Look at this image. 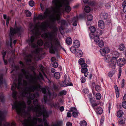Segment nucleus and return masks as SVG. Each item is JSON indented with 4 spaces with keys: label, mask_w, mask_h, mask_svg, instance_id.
Segmentation results:
<instances>
[{
    "label": "nucleus",
    "mask_w": 126,
    "mask_h": 126,
    "mask_svg": "<svg viewBox=\"0 0 126 126\" xmlns=\"http://www.w3.org/2000/svg\"><path fill=\"white\" fill-rule=\"evenodd\" d=\"M70 50L72 52L75 54L76 57H80L82 56L83 53L80 49H76L74 47H73L71 48Z\"/></svg>",
    "instance_id": "obj_10"
},
{
    "label": "nucleus",
    "mask_w": 126,
    "mask_h": 126,
    "mask_svg": "<svg viewBox=\"0 0 126 126\" xmlns=\"http://www.w3.org/2000/svg\"><path fill=\"white\" fill-rule=\"evenodd\" d=\"M53 67H54L56 68L58 67V64L56 62H54L53 64Z\"/></svg>",
    "instance_id": "obj_50"
},
{
    "label": "nucleus",
    "mask_w": 126,
    "mask_h": 126,
    "mask_svg": "<svg viewBox=\"0 0 126 126\" xmlns=\"http://www.w3.org/2000/svg\"><path fill=\"white\" fill-rule=\"evenodd\" d=\"M122 6L123 8L126 7V1H124L123 3Z\"/></svg>",
    "instance_id": "obj_57"
},
{
    "label": "nucleus",
    "mask_w": 126,
    "mask_h": 126,
    "mask_svg": "<svg viewBox=\"0 0 126 126\" xmlns=\"http://www.w3.org/2000/svg\"><path fill=\"white\" fill-rule=\"evenodd\" d=\"M87 68H84L82 69L81 71L82 72L84 73L87 72Z\"/></svg>",
    "instance_id": "obj_49"
},
{
    "label": "nucleus",
    "mask_w": 126,
    "mask_h": 126,
    "mask_svg": "<svg viewBox=\"0 0 126 126\" xmlns=\"http://www.w3.org/2000/svg\"><path fill=\"white\" fill-rule=\"evenodd\" d=\"M60 75L59 72H56L54 74V77L56 79H58L60 78Z\"/></svg>",
    "instance_id": "obj_25"
},
{
    "label": "nucleus",
    "mask_w": 126,
    "mask_h": 126,
    "mask_svg": "<svg viewBox=\"0 0 126 126\" xmlns=\"http://www.w3.org/2000/svg\"><path fill=\"white\" fill-rule=\"evenodd\" d=\"M43 120L44 121V126H49L48 124L47 123L46 121H45L46 119L45 118H43Z\"/></svg>",
    "instance_id": "obj_54"
},
{
    "label": "nucleus",
    "mask_w": 126,
    "mask_h": 126,
    "mask_svg": "<svg viewBox=\"0 0 126 126\" xmlns=\"http://www.w3.org/2000/svg\"><path fill=\"white\" fill-rule=\"evenodd\" d=\"M29 4L30 6L33 7L34 4V1H30L29 2Z\"/></svg>",
    "instance_id": "obj_45"
},
{
    "label": "nucleus",
    "mask_w": 126,
    "mask_h": 126,
    "mask_svg": "<svg viewBox=\"0 0 126 126\" xmlns=\"http://www.w3.org/2000/svg\"><path fill=\"white\" fill-rule=\"evenodd\" d=\"M117 59L116 57H113L110 60L109 66L112 69H114L116 65Z\"/></svg>",
    "instance_id": "obj_11"
},
{
    "label": "nucleus",
    "mask_w": 126,
    "mask_h": 126,
    "mask_svg": "<svg viewBox=\"0 0 126 126\" xmlns=\"http://www.w3.org/2000/svg\"><path fill=\"white\" fill-rule=\"evenodd\" d=\"M126 63L125 60L124 59H120L117 61V63L119 66H122Z\"/></svg>",
    "instance_id": "obj_14"
},
{
    "label": "nucleus",
    "mask_w": 126,
    "mask_h": 126,
    "mask_svg": "<svg viewBox=\"0 0 126 126\" xmlns=\"http://www.w3.org/2000/svg\"><path fill=\"white\" fill-rule=\"evenodd\" d=\"M67 126H71L72 125V123L70 122H67L66 124Z\"/></svg>",
    "instance_id": "obj_64"
},
{
    "label": "nucleus",
    "mask_w": 126,
    "mask_h": 126,
    "mask_svg": "<svg viewBox=\"0 0 126 126\" xmlns=\"http://www.w3.org/2000/svg\"><path fill=\"white\" fill-rule=\"evenodd\" d=\"M37 16H34V21H35V19H36L37 18V19H42L44 18H45V17H47V16H38L37 17Z\"/></svg>",
    "instance_id": "obj_29"
},
{
    "label": "nucleus",
    "mask_w": 126,
    "mask_h": 126,
    "mask_svg": "<svg viewBox=\"0 0 126 126\" xmlns=\"http://www.w3.org/2000/svg\"><path fill=\"white\" fill-rule=\"evenodd\" d=\"M85 60L83 58H81L79 59V64L81 65L84 63Z\"/></svg>",
    "instance_id": "obj_27"
},
{
    "label": "nucleus",
    "mask_w": 126,
    "mask_h": 126,
    "mask_svg": "<svg viewBox=\"0 0 126 126\" xmlns=\"http://www.w3.org/2000/svg\"><path fill=\"white\" fill-rule=\"evenodd\" d=\"M125 122V120L123 118H120L119 121V123L120 124H124Z\"/></svg>",
    "instance_id": "obj_31"
},
{
    "label": "nucleus",
    "mask_w": 126,
    "mask_h": 126,
    "mask_svg": "<svg viewBox=\"0 0 126 126\" xmlns=\"http://www.w3.org/2000/svg\"><path fill=\"white\" fill-rule=\"evenodd\" d=\"M77 110L75 108L72 107L70 108V109L69 111L70 112L75 111Z\"/></svg>",
    "instance_id": "obj_48"
},
{
    "label": "nucleus",
    "mask_w": 126,
    "mask_h": 126,
    "mask_svg": "<svg viewBox=\"0 0 126 126\" xmlns=\"http://www.w3.org/2000/svg\"><path fill=\"white\" fill-rule=\"evenodd\" d=\"M64 80L62 81L60 84V85L62 87H64L68 86H72V84L70 82L69 77H68L66 75H65L64 76Z\"/></svg>",
    "instance_id": "obj_8"
},
{
    "label": "nucleus",
    "mask_w": 126,
    "mask_h": 126,
    "mask_svg": "<svg viewBox=\"0 0 126 126\" xmlns=\"http://www.w3.org/2000/svg\"><path fill=\"white\" fill-rule=\"evenodd\" d=\"M48 16L49 19L47 21L42 23L40 25L38 24L33 26L32 24L30 23L29 25V30L36 35H39L41 33L40 31L45 32L48 27L53 29V31L43 34L42 36L43 38L48 39L49 41L46 42L44 45L49 47L50 52L53 53L56 51L57 46L60 45L58 39L56 37L57 29L55 27L54 22L56 20H59L60 18V16Z\"/></svg>",
    "instance_id": "obj_2"
},
{
    "label": "nucleus",
    "mask_w": 126,
    "mask_h": 126,
    "mask_svg": "<svg viewBox=\"0 0 126 126\" xmlns=\"http://www.w3.org/2000/svg\"><path fill=\"white\" fill-rule=\"evenodd\" d=\"M66 91L65 90H63L60 92L59 94L60 95H65L66 94Z\"/></svg>",
    "instance_id": "obj_38"
},
{
    "label": "nucleus",
    "mask_w": 126,
    "mask_h": 126,
    "mask_svg": "<svg viewBox=\"0 0 126 126\" xmlns=\"http://www.w3.org/2000/svg\"><path fill=\"white\" fill-rule=\"evenodd\" d=\"M83 92L85 93L86 94L88 92L89 90L85 88L83 90Z\"/></svg>",
    "instance_id": "obj_62"
},
{
    "label": "nucleus",
    "mask_w": 126,
    "mask_h": 126,
    "mask_svg": "<svg viewBox=\"0 0 126 126\" xmlns=\"http://www.w3.org/2000/svg\"><path fill=\"white\" fill-rule=\"evenodd\" d=\"M23 31V29L20 27H16L14 29H13L12 28H11L10 29V37H11L16 33H17L19 34L20 33Z\"/></svg>",
    "instance_id": "obj_9"
},
{
    "label": "nucleus",
    "mask_w": 126,
    "mask_h": 126,
    "mask_svg": "<svg viewBox=\"0 0 126 126\" xmlns=\"http://www.w3.org/2000/svg\"><path fill=\"white\" fill-rule=\"evenodd\" d=\"M17 94V93L15 91H13V92L12 94V96L15 99H16V95Z\"/></svg>",
    "instance_id": "obj_39"
},
{
    "label": "nucleus",
    "mask_w": 126,
    "mask_h": 126,
    "mask_svg": "<svg viewBox=\"0 0 126 126\" xmlns=\"http://www.w3.org/2000/svg\"><path fill=\"white\" fill-rule=\"evenodd\" d=\"M95 110L97 113L98 114H101L103 112L102 109L100 107H97Z\"/></svg>",
    "instance_id": "obj_17"
},
{
    "label": "nucleus",
    "mask_w": 126,
    "mask_h": 126,
    "mask_svg": "<svg viewBox=\"0 0 126 126\" xmlns=\"http://www.w3.org/2000/svg\"><path fill=\"white\" fill-rule=\"evenodd\" d=\"M35 59L36 61H38L40 59V57L38 54H37L35 57Z\"/></svg>",
    "instance_id": "obj_52"
},
{
    "label": "nucleus",
    "mask_w": 126,
    "mask_h": 126,
    "mask_svg": "<svg viewBox=\"0 0 126 126\" xmlns=\"http://www.w3.org/2000/svg\"><path fill=\"white\" fill-rule=\"evenodd\" d=\"M99 43L98 44V46L99 47H102L104 45V43L103 41L101 40L99 41Z\"/></svg>",
    "instance_id": "obj_22"
},
{
    "label": "nucleus",
    "mask_w": 126,
    "mask_h": 126,
    "mask_svg": "<svg viewBox=\"0 0 126 126\" xmlns=\"http://www.w3.org/2000/svg\"><path fill=\"white\" fill-rule=\"evenodd\" d=\"M122 105L124 108L126 109V101H124L122 102Z\"/></svg>",
    "instance_id": "obj_41"
},
{
    "label": "nucleus",
    "mask_w": 126,
    "mask_h": 126,
    "mask_svg": "<svg viewBox=\"0 0 126 126\" xmlns=\"http://www.w3.org/2000/svg\"><path fill=\"white\" fill-rule=\"evenodd\" d=\"M84 9L85 12L87 13H89L90 11V7L88 6H87L85 7Z\"/></svg>",
    "instance_id": "obj_26"
},
{
    "label": "nucleus",
    "mask_w": 126,
    "mask_h": 126,
    "mask_svg": "<svg viewBox=\"0 0 126 126\" xmlns=\"http://www.w3.org/2000/svg\"><path fill=\"white\" fill-rule=\"evenodd\" d=\"M29 59H27V62H30L31 61V58L32 57V56L31 55H28V57Z\"/></svg>",
    "instance_id": "obj_40"
},
{
    "label": "nucleus",
    "mask_w": 126,
    "mask_h": 126,
    "mask_svg": "<svg viewBox=\"0 0 126 126\" xmlns=\"http://www.w3.org/2000/svg\"><path fill=\"white\" fill-rule=\"evenodd\" d=\"M61 123L60 122H57L54 124L52 125L51 126H60Z\"/></svg>",
    "instance_id": "obj_43"
},
{
    "label": "nucleus",
    "mask_w": 126,
    "mask_h": 126,
    "mask_svg": "<svg viewBox=\"0 0 126 126\" xmlns=\"http://www.w3.org/2000/svg\"><path fill=\"white\" fill-rule=\"evenodd\" d=\"M37 37L36 36H32L31 37L30 40H29L28 43L33 48L37 46V44L39 46H42L43 44V41L41 40H39L37 43Z\"/></svg>",
    "instance_id": "obj_7"
},
{
    "label": "nucleus",
    "mask_w": 126,
    "mask_h": 126,
    "mask_svg": "<svg viewBox=\"0 0 126 126\" xmlns=\"http://www.w3.org/2000/svg\"><path fill=\"white\" fill-rule=\"evenodd\" d=\"M104 117L103 116H102L101 118L100 121V124H102L104 120Z\"/></svg>",
    "instance_id": "obj_56"
},
{
    "label": "nucleus",
    "mask_w": 126,
    "mask_h": 126,
    "mask_svg": "<svg viewBox=\"0 0 126 126\" xmlns=\"http://www.w3.org/2000/svg\"><path fill=\"white\" fill-rule=\"evenodd\" d=\"M89 5L91 6H93L95 5V3L94 2H92L89 3Z\"/></svg>",
    "instance_id": "obj_63"
},
{
    "label": "nucleus",
    "mask_w": 126,
    "mask_h": 126,
    "mask_svg": "<svg viewBox=\"0 0 126 126\" xmlns=\"http://www.w3.org/2000/svg\"><path fill=\"white\" fill-rule=\"evenodd\" d=\"M119 72L118 74V79L120 78L121 75L122 71L121 68H120L119 69Z\"/></svg>",
    "instance_id": "obj_53"
},
{
    "label": "nucleus",
    "mask_w": 126,
    "mask_h": 126,
    "mask_svg": "<svg viewBox=\"0 0 126 126\" xmlns=\"http://www.w3.org/2000/svg\"><path fill=\"white\" fill-rule=\"evenodd\" d=\"M30 97L27 98V104L29 106L28 107V110L29 111H32L36 113V115L37 117H39L43 115L44 118L49 117V115L48 112L43 107L41 106L39 103L37 99H34L33 101V104L35 107H34L31 104L32 99Z\"/></svg>",
    "instance_id": "obj_4"
},
{
    "label": "nucleus",
    "mask_w": 126,
    "mask_h": 126,
    "mask_svg": "<svg viewBox=\"0 0 126 126\" xmlns=\"http://www.w3.org/2000/svg\"><path fill=\"white\" fill-rule=\"evenodd\" d=\"M39 48H37L34 51V52L36 53L37 54L39 53Z\"/></svg>",
    "instance_id": "obj_60"
},
{
    "label": "nucleus",
    "mask_w": 126,
    "mask_h": 126,
    "mask_svg": "<svg viewBox=\"0 0 126 126\" xmlns=\"http://www.w3.org/2000/svg\"><path fill=\"white\" fill-rule=\"evenodd\" d=\"M124 81L125 80L124 79H123L122 81V83L121 84V86L122 88H123L124 87L125 83Z\"/></svg>",
    "instance_id": "obj_58"
},
{
    "label": "nucleus",
    "mask_w": 126,
    "mask_h": 126,
    "mask_svg": "<svg viewBox=\"0 0 126 126\" xmlns=\"http://www.w3.org/2000/svg\"><path fill=\"white\" fill-rule=\"evenodd\" d=\"M71 0H53V6L47 8L44 13L46 16H60L64 12H69L71 10L69 5Z\"/></svg>",
    "instance_id": "obj_3"
},
{
    "label": "nucleus",
    "mask_w": 126,
    "mask_h": 126,
    "mask_svg": "<svg viewBox=\"0 0 126 126\" xmlns=\"http://www.w3.org/2000/svg\"><path fill=\"white\" fill-rule=\"evenodd\" d=\"M95 88L97 92H99L101 90V88L100 86L98 85H96Z\"/></svg>",
    "instance_id": "obj_35"
},
{
    "label": "nucleus",
    "mask_w": 126,
    "mask_h": 126,
    "mask_svg": "<svg viewBox=\"0 0 126 126\" xmlns=\"http://www.w3.org/2000/svg\"><path fill=\"white\" fill-rule=\"evenodd\" d=\"M4 116V113L0 111V119L1 120ZM0 126H2V123L1 121H0Z\"/></svg>",
    "instance_id": "obj_21"
},
{
    "label": "nucleus",
    "mask_w": 126,
    "mask_h": 126,
    "mask_svg": "<svg viewBox=\"0 0 126 126\" xmlns=\"http://www.w3.org/2000/svg\"><path fill=\"white\" fill-rule=\"evenodd\" d=\"M118 49L121 51L123 50L125 48L124 45L123 44H121L118 46Z\"/></svg>",
    "instance_id": "obj_19"
},
{
    "label": "nucleus",
    "mask_w": 126,
    "mask_h": 126,
    "mask_svg": "<svg viewBox=\"0 0 126 126\" xmlns=\"http://www.w3.org/2000/svg\"><path fill=\"white\" fill-rule=\"evenodd\" d=\"M4 18L6 19V25L8 26L10 19V18L9 16H3Z\"/></svg>",
    "instance_id": "obj_24"
},
{
    "label": "nucleus",
    "mask_w": 126,
    "mask_h": 126,
    "mask_svg": "<svg viewBox=\"0 0 126 126\" xmlns=\"http://www.w3.org/2000/svg\"><path fill=\"white\" fill-rule=\"evenodd\" d=\"M0 100L2 102H3L4 100V97L3 94L0 95Z\"/></svg>",
    "instance_id": "obj_33"
},
{
    "label": "nucleus",
    "mask_w": 126,
    "mask_h": 126,
    "mask_svg": "<svg viewBox=\"0 0 126 126\" xmlns=\"http://www.w3.org/2000/svg\"><path fill=\"white\" fill-rule=\"evenodd\" d=\"M81 82L82 83H84L85 81V78L83 77H82L81 78Z\"/></svg>",
    "instance_id": "obj_59"
},
{
    "label": "nucleus",
    "mask_w": 126,
    "mask_h": 126,
    "mask_svg": "<svg viewBox=\"0 0 126 126\" xmlns=\"http://www.w3.org/2000/svg\"><path fill=\"white\" fill-rule=\"evenodd\" d=\"M124 113L123 111L120 110L118 111L117 114V116L118 117H120L123 115Z\"/></svg>",
    "instance_id": "obj_18"
},
{
    "label": "nucleus",
    "mask_w": 126,
    "mask_h": 126,
    "mask_svg": "<svg viewBox=\"0 0 126 126\" xmlns=\"http://www.w3.org/2000/svg\"><path fill=\"white\" fill-rule=\"evenodd\" d=\"M78 112H76L75 111H74L72 113V114L73 116L75 117H76L78 116Z\"/></svg>",
    "instance_id": "obj_37"
},
{
    "label": "nucleus",
    "mask_w": 126,
    "mask_h": 126,
    "mask_svg": "<svg viewBox=\"0 0 126 126\" xmlns=\"http://www.w3.org/2000/svg\"><path fill=\"white\" fill-rule=\"evenodd\" d=\"M80 124L81 126H86L87 123L84 120L83 121H81L80 122Z\"/></svg>",
    "instance_id": "obj_28"
},
{
    "label": "nucleus",
    "mask_w": 126,
    "mask_h": 126,
    "mask_svg": "<svg viewBox=\"0 0 126 126\" xmlns=\"http://www.w3.org/2000/svg\"><path fill=\"white\" fill-rule=\"evenodd\" d=\"M40 69L42 72L43 73L44 75L45 76H46V75L44 72V68L42 65H40L39 66Z\"/></svg>",
    "instance_id": "obj_32"
},
{
    "label": "nucleus",
    "mask_w": 126,
    "mask_h": 126,
    "mask_svg": "<svg viewBox=\"0 0 126 126\" xmlns=\"http://www.w3.org/2000/svg\"><path fill=\"white\" fill-rule=\"evenodd\" d=\"M2 78L3 75H1L0 76V87L2 85L3 83Z\"/></svg>",
    "instance_id": "obj_44"
},
{
    "label": "nucleus",
    "mask_w": 126,
    "mask_h": 126,
    "mask_svg": "<svg viewBox=\"0 0 126 126\" xmlns=\"http://www.w3.org/2000/svg\"><path fill=\"white\" fill-rule=\"evenodd\" d=\"M39 123H41L42 121V119L37 118L34 117L32 119L30 116L28 118L27 120L25 119L22 122L24 126H43L42 124L36 125L37 121Z\"/></svg>",
    "instance_id": "obj_6"
},
{
    "label": "nucleus",
    "mask_w": 126,
    "mask_h": 126,
    "mask_svg": "<svg viewBox=\"0 0 126 126\" xmlns=\"http://www.w3.org/2000/svg\"><path fill=\"white\" fill-rule=\"evenodd\" d=\"M13 108L16 109L17 113L22 116L25 117L29 114V113L25 111V109L26 105L23 101H16L12 105Z\"/></svg>",
    "instance_id": "obj_5"
},
{
    "label": "nucleus",
    "mask_w": 126,
    "mask_h": 126,
    "mask_svg": "<svg viewBox=\"0 0 126 126\" xmlns=\"http://www.w3.org/2000/svg\"><path fill=\"white\" fill-rule=\"evenodd\" d=\"M105 7L106 8H109L111 7V5L110 3H106L105 4Z\"/></svg>",
    "instance_id": "obj_46"
},
{
    "label": "nucleus",
    "mask_w": 126,
    "mask_h": 126,
    "mask_svg": "<svg viewBox=\"0 0 126 126\" xmlns=\"http://www.w3.org/2000/svg\"><path fill=\"white\" fill-rule=\"evenodd\" d=\"M82 68H87V65L85 63H84L81 65Z\"/></svg>",
    "instance_id": "obj_47"
},
{
    "label": "nucleus",
    "mask_w": 126,
    "mask_h": 126,
    "mask_svg": "<svg viewBox=\"0 0 126 126\" xmlns=\"http://www.w3.org/2000/svg\"><path fill=\"white\" fill-rule=\"evenodd\" d=\"M58 105V103H56L52 104L51 105V107H53L55 108L57 107Z\"/></svg>",
    "instance_id": "obj_42"
},
{
    "label": "nucleus",
    "mask_w": 126,
    "mask_h": 126,
    "mask_svg": "<svg viewBox=\"0 0 126 126\" xmlns=\"http://www.w3.org/2000/svg\"><path fill=\"white\" fill-rule=\"evenodd\" d=\"M110 56L109 55H105L104 57V59L106 62H109L110 60Z\"/></svg>",
    "instance_id": "obj_20"
},
{
    "label": "nucleus",
    "mask_w": 126,
    "mask_h": 126,
    "mask_svg": "<svg viewBox=\"0 0 126 126\" xmlns=\"http://www.w3.org/2000/svg\"><path fill=\"white\" fill-rule=\"evenodd\" d=\"M101 97V94L99 93H97L96 95V98L97 100H99Z\"/></svg>",
    "instance_id": "obj_30"
},
{
    "label": "nucleus",
    "mask_w": 126,
    "mask_h": 126,
    "mask_svg": "<svg viewBox=\"0 0 126 126\" xmlns=\"http://www.w3.org/2000/svg\"><path fill=\"white\" fill-rule=\"evenodd\" d=\"M90 36L91 38H94V41L96 43H98L100 40L99 36L94 33H90Z\"/></svg>",
    "instance_id": "obj_12"
},
{
    "label": "nucleus",
    "mask_w": 126,
    "mask_h": 126,
    "mask_svg": "<svg viewBox=\"0 0 126 126\" xmlns=\"http://www.w3.org/2000/svg\"><path fill=\"white\" fill-rule=\"evenodd\" d=\"M114 73L111 72H110L108 74V75L110 77H112Z\"/></svg>",
    "instance_id": "obj_55"
},
{
    "label": "nucleus",
    "mask_w": 126,
    "mask_h": 126,
    "mask_svg": "<svg viewBox=\"0 0 126 126\" xmlns=\"http://www.w3.org/2000/svg\"><path fill=\"white\" fill-rule=\"evenodd\" d=\"M90 29L91 32H94L95 30V29L94 27L92 26L90 28Z\"/></svg>",
    "instance_id": "obj_36"
},
{
    "label": "nucleus",
    "mask_w": 126,
    "mask_h": 126,
    "mask_svg": "<svg viewBox=\"0 0 126 126\" xmlns=\"http://www.w3.org/2000/svg\"><path fill=\"white\" fill-rule=\"evenodd\" d=\"M21 71L26 78L28 79H29L30 82L32 85L29 87H27V82L24 80L22 81L21 78L19 76L18 79L17 86L16 84L15 83V79L11 87L12 90L14 91L17 87L21 96L27 97V98L30 97L32 99H34L35 97H37L39 96L38 93L33 94L32 93V92H33L35 90L41 91L45 94L44 99L45 103H46L47 100V97H50V94L48 91L47 94H46V91L45 88H41L40 84L37 83V81L38 80L40 79H43V76L41 73L39 72V76H37L35 72L34 73L33 76L32 75H30V78L29 79L28 71H26L23 69H21ZM12 77L13 79L15 78V79H16V76L15 75H13L12 76Z\"/></svg>",
    "instance_id": "obj_1"
},
{
    "label": "nucleus",
    "mask_w": 126,
    "mask_h": 126,
    "mask_svg": "<svg viewBox=\"0 0 126 126\" xmlns=\"http://www.w3.org/2000/svg\"><path fill=\"white\" fill-rule=\"evenodd\" d=\"M75 48L79 47L80 46L79 42L78 40H75L73 42Z\"/></svg>",
    "instance_id": "obj_16"
},
{
    "label": "nucleus",
    "mask_w": 126,
    "mask_h": 126,
    "mask_svg": "<svg viewBox=\"0 0 126 126\" xmlns=\"http://www.w3.org/2000/svg\"><path fill=\"white\" fill-rule=\"evenodd\" d=\"M66 42L68 45L71 44L72 43V39L70 37L67 38L66 39Z\"/></svg>",
    "instance_id": "obj_23"
},
{
    "label": "nucleus",
    "mask_w": 126,
    "mask_h": 126,
    "mask_svg": "<svg viewBox=\"0 0 126 126\" xmlns=\"http://www.w3.org/2000/svg\"><path fill=\"white\" fill-rule=\"evenodd\" d=\"M110 51L109 48L108 47H106L101 49L100 50V52L102 56H104L106 54L109 52Z\"/></svg>",
    "instance_id": "obj_13"
},
{
    "label": "nucleus",
    "mask_w": 126,
    "mask_h": 126,
    "mask_svg": "<svg viewBox=\"0 0 126 126\" xmlns=\"http://www.w3.org/2000/svg\"><path fill=\"white\" fill-rule=\"evenodd\" d=\"M98 26L101 29H104L105 27V25L104 22L102 20H99L98 23Z\"/></svg>",
    "instance_id": "obj_15"
},
{
    "label": "nucleus",
    "mask_w": 126,
    "mask_h": 126,
    "mask_svg": "<svg viewBox=\"0 0 126 126\" xmlns=\"http://www.w3.org/2000/svg\"><path fill=\"white\" fill-rule=\"evenodd\" d=\"M98 105V103H94L92 104V106L93 108H94L95 106H97Z\"/></svg>",
    "instance_id": "obj_61"
},
{
    "label": "nucleus",
    "mask_w": 126,
    "mask_h": 126,
    "mask_svg": "<svg viewBox=\"0 0 126 126\" xmlns=\"http://www.w3.org/2000/svg\"><path fill=\"white\" fill-rule=\"evenodd\" d=\"M25 13L26 16H31L32 13L31 12L28 10H26L25 11Z\"/></svg>",
    "instance_id": "obj_34"
},
{
    "label": "nucleus",
    "mask_w": 126,
    "mask_h": 126,
    "mask_svg": "<svg viewBox=\"0 0 126 126\" xmlns=\"http://www.w3.org/2000/svg\"><path fill=\"white\" fill-rule=\"evenodd\" d=\"M87 19L88 21H90L93 19L92 16H87Z\"/></svg>",
    "instance_id": "obj_51"
}]
</instances>
